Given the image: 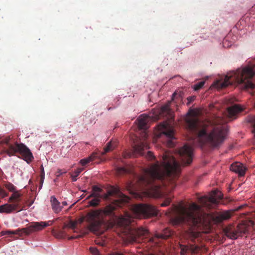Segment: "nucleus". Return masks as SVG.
I'll return each instance as SVG.
<instances>
[{
    "mask_svg": "<svg viewBox=\"0 0 255 255\" xmlns=\"http://www.w3.org/2000/svg\"><path fill=\"white\" fill-rule=\"evenodd\" d=\"M178 153L182 163L185 165L190 164L193 160V148L187 144L178 150Z\"/></svg>",
    "mask_w": 255,
    "mask_h": 255,
    "instance_id": "12",
    "label": "nucleus"
},
{
    "mask_svg": "<svg viewBox=\"0 0 255 255\" xmlns=\"http://www.w3.org/2000/svg\"><path fill=\"white\" fill-rule=\"evenodd\" d=\"M93 160L92 156H91L87 158H84L80 160V163L83 165L84 166L86 165L88 163L90 162V161Z\"/></svg>",
    "mask_w": 255,
    "mask_h": 255,
    "instance_id": "28",
    "label": "nucleus"
},
{
    "mask_svg": "<svg viewBox=\"0 0 255 255\" xmlns=\"http://www.w3.org/2000/svg\"><path fill=\"white\" fill-rule=\"evenodd\" d=\"M133 148L135 153L143 155L144 154L143 150L144 149L149 148V145L146 142L143 141L135 144Z\"/></svg>",
    "mask_w": 255,
    "mask_h": 255,
    "instance_id": "16",
    "label": "nucleus"
},
{
    "mask_svg": "<svg viewBox=\"0 0 255 255\" xmlns=\"http://www.w3.org/2000/svg\"><path fill=\"white\" fill-rule=\"evenodd\" d=\"M102 192V189L97 186H93L92 187V193H96L99 195H101L100 193Z\"/></svg>",
    "mask_w": 255,
    "mask_h": 255,
    "instance_id": "31",
    "label": "nucleus"
},
{
    "mask_svg": "<svg viewBox=\"0 0 255 255\" xmlns=\"http://www.w3.org/2000/svg\"><path fill=\"white\" fill-rule=\"evenodd\" d=\"M5 186L10 192H14L15 190V187L11 183L6 184Z\"/></svg>",
    "mask_w": 255,
    "mask_h": 255,
    "instance_id": "30",
    "label": "nucleus"
},
{
    "mask_svg": "<svg viewBox=\"0 0 255 255\" xmlns=\"http://www.w3.org/2000/svg\"><path fill=\"white\" fill-rule=\"evenodd\" d=\"M74 238H74V237H72H72H70V239H74Z\"/></svg>",
    "mask_w": 255,
    "mask_h": 255,
    "instance_id": "45",
    "label": "nucleus"
},
{
    "mask_svg": "<svg viewBox=\"0 0 255 255\" xmlns=\"http://www.w3.org/2000/svg\"><path fill=\"white\" fill-rule=\"evenodd\" d=\"M148 241L150 242H154V238L151 237L149 239H148Z\"/></svg>",
    "mask_w": 255,
    "mask_h": 255,
    "instance_id": "40",
    "label": "nucleus"
},
{
    "mask_svg": "<svg viewBox=\"0 0 255 255\" xmlns=\"http://www.w3.org/2000/svg\"><path fill=\"white\" fill-rule=\"evenodd\" d=\"M195 97H189L188 98H187V100H188V104H190L191 103H192L195 99Z\"/></svg>",
    "mask_w": 255,
    "mask_h": 255,
    "instance_id": "38",
    "label": "nucleus"
},
{
    "mask_svg": "<svg viewBox=\"0 0 255 255\" xmlns=\"http://www.w3.org/2000/svg\"><path fill=\"white\" fill-rule=\"evenodd\" d=\"M89 251L93 255H101L99 251L96 247H90Z\"/></svg>",
    "mask_w": 255,
    "mask_h": 255,
    "instance_id": "29",
    "label": "nucleus"
},
{
    "mask_svg": "<svg viewBox=\"0 0 255 255\" xmlns=\"http://www.w3.org/2000/svg\"><path fill=\"white\" fill-rule=\"evenodd\" d=\"M7 196V194L5 192V191L0 187V196L3 198L5 197H6Z\"/></svg>",
    "mask_w": 255,
    "mask_h": 255,
    "instance_id": "35",
    "label": "nucleus"
},
{
    "mask_svg": "<svg viewBox=\"0 0 255 255\" xmlns=\"http://www.w3.org/2000/svg\"><path fill=\"white\" fill-rule=\"evenodd\" d=\"M223 194L219 190L215 189L208 192V233L211 230L210 225H217L224 221L229 220L232 216L230 211L224 212H211L209 210H217L220 205L222 204Z\"/></svg>",
    "mask_w": 255,
    "mask_h": 255,
    "instance_id": "7",
    "label": "nucleus"
},
{
    "mask_svg": "<svg viewBox=\"0 0 255 255\" xmlns=\"http://www.w3.org/2000/svg\"><path fill=\"white\" fill-rule=\"evenodd\" d=\"M40 176H41L42 178H44L45 176V173H44V167L43 165H41L40 167Z\"/></svg>",
    "mask_w": 255,
    "mask_h": 255,
    "instance_id": "36",
    "label": "nucleus"
},
{
    "mask_svg": "<svg viewBox=\"0 0 255 255\" xmlns=\"http://www.w3.org/2000/svg\"><path fill=\"white\" fill-rule=\"evenodd\" d=\"M1 234L2 236L6 235H18L20 236H22L21 229H18L17 230H14V231H4L1 232Z\"/></svg>",
    "mask_w": 255,
    "mask_h": 255,
    "instance_id": "23",
    "label": "nucleus"
},
{
    "mask_svg": "<svg viewBox=\"0 0 255 255\" xmlns=\"http://www.w3.org/2000/svg\"><path fill=\"white\" fill-rule=\"evenodd\" d=\"M148 255H154L152 254H149Z\"/></svg>",
    "mask_w": 255,
    "mask_h": 255,
    "instance_id": "47",
    "label": "nucleus"
},
{
    "mask_svg": "<svg viewBox=\"0 0 255 255\" xmlns=\"http://www.w3.org/2000/svg\"><path fill=\"white\" fill-rule=\"evenodd\" d=\"M13 192V193L11 194V196L9 198L8 202L12 203L15 204L17 203L19 208L23 209V207L21 206L20 204L21 200L20 197L21 196V194L18 191H14Z\"/></svg>",
    "mask_w": 255,
    "mask_h": 255,
    "instance_id": "15",
    "label": "nucleus"
},
{
    "mask_svg": "<svg viewBox=\"0 0 255 255\" xmlns=\"http://www.w3.org/2000/svg\"><path fill=\"white\" fill-rule=\"evenodd\" d=\"M146 157L149 160H152L155 158V156L153 154V153L151 151H148L146 154Z\"/></svg>",
    "mask_w": 255,
    "mask_h": 255,
    "instance_id": "33",
    "label": "nucleus"
},
{
    "mask_svg": "<svg viewBox=\"0 0 255 255\" xmlns=\"http://www.w3.org/2000/svg\"><path fill=\"white\" fill-rule=\"evenodd\" d=\"M96 244H97V245H100V246H104V244H103V243H101V242H97L96 243Z\"/></svg>",
    "mask_w": 255,
    "mask_h": 255,
    "instance_id": "42",
    "label": "nucleus"
},
{
    "mask_svg": "<svg viewBox=\"0 0 255 255\" xmlns=\"http://www.w3.org/2000/svg\"><path fill=\"white\" fill-rule=\"evenodd\" d=\"M212 106H208V111ZM244 108L240 105H234L229 107L225 113V117H222V113L218 115L209 117L208 115V127H212L210 132H208V149H218L227 139L229 133V127L227 123L230 119L235 117L237 114L242 112Z\"/></svg>",
    "mask_w": 255,
    "mask_h": 255,
    "instance_id": "5",
    "label": "nucleus"
},
{
    "mask_svg": "<svg viewBox=\"0 0 255 255\" xmlns=\"http://www.w3.org/2000/svg\"><path fill=\"white\" fill-rule=\"evenodd\" d=\"M93 159H94V157H95V155H92Z\"/></svg>",
    "mask_w": 255,
    "mask_h": 255,
    "instance_id": "46",
    "label": "nucleus"
},
{
    "mask_svg": "<svg viewBox=\"0 0 255 255\" xmlns=\"http://www.w3.org/2000/svg\"><path fill=\"white\" fill-rule=\"evenodd\" d=\"M223 232L227 237L236 240L248 233L249 226L245 223L240 224L237 226L230 225L224 228Z\"/></svg>",
    "mask_w": 255,
    "mask_h": 255,
    "instance_id": "10",
    "label": "nucleus"
},
{
    "mask_svg": "<svg viewBox=\"0 0 255 255\" xmlns=\"http://www.w3.org/2000/svg\"><path fill=\"white\" fill-rule=\"evenodd\" d=\"M200 109L190 110L186 118L187 128L196 135L195 142L202 150H206L207 143V124L202 119Z\"/></svg>",
    "mask_w": 255,
    "mask_h": 255,
    "instance_id": "6",
    "label": "nucleus"
},
{
    "mask_svg": "<svg viewBox=\"0 0 255 255\" xmlns=\"http://www.w3.org/2000/svg\"><path fill=\"white\" fill-rule=\"evenodd\" d=\"M172 235V232L169 229H166L163 233L157 234L156 236L157 238H161L163 239H167L171 237Z\"/></svg>",
    "mask_w": 255,
    "mask_h": 255,
    "instance_id": "21",
    "label": "nucleus"
},
{
    "mask_svg": "<svg viewBox=\"0 0 255 255\" xmlns=\"http://www.w3.org/2000/svg\"><path fill=\"white\" fill-rule=\"evenodd\" d=\"M171 202V199L169 197L166 198L164 201L161 204V206L165 207L168 206Z\"/></svg>",
    "mask_w": 255,
    "mask_h": 255,
    "instance_id": "32",
    "label": "nucleus"
},
{
    "mask_svg": "<svg viewBox=\"0 0 255 255\" xmlns=\"http://www.w3.org/2000/svg\"><path fill=\"white\" fill-rule=\"evenodd\" d=\"M161 113L163 115L167 117L168 121H165L158 126L156 136L159 138L165 137L167 145L172 147L175 145L174 140L175 139L174 129L172 126L174 114L168 105H165L161 108Z\"/></svg>",
    "mask_w": 255,
    "mask_h": 255,
    "instance_id": "8",
    "label": "nucleus"
},
{
    "mask_svg": "<svg viewBox=\"0 0 255 255\" xmlns=\"http://www.w3.org/2000/svg\"><path fill=\"white\" fill-rule=\"evenodd\" d=\"M116 146V142H113L112 141L109 142L107 146L104 147V151L102 152V154H105L107 152H109L110 151H111L113 150Z\"/></svg>",
    "mask_w": 255,
    "mask_h": 255,
    "instance_id": "22",
    "label": "nucleus"
},
{
    "mask_svg": "<svg viewBox=\"0 0 255 255\" xmlns=\"http://www.w3.org/2000/svg\"><path fill=\"white\" fill-rule=\"evenodd\" d=\"M145 138L147 137V134L146 133H144Z\"/></svg>",
    "mask_w": 255,
    "mask_h": 255,
    "instance_id": "44",
    "label": "nucleus"
},
{
    "mask_svg": "<svg viewBox=\"0 0 255 255\" xmlns=\"http://www.w3.org/2000/svg\"><path fill=\"white\" fill-rule=\"evenodd\" d=\"M230 169L238 174L240 176H243L245 174L247 168L242 163L236 162L231 165Z\"/></svg>",
    "mask_w": 255,
    "mask_h": 255,
    "instance_id": "14",
    "label": "nucleus"
},
{
    "mask_svg": "<svg viewBox=\"0 0 255 255\" xmlns=\"http://www.w3.org/2000/svg\"><path fill=\"white\" fill-rule=\"evenodd\" d=\"M116 172L118 174L129 173L130 171L125 167H118L116 168Z\"/></svg>",
    "mask_w": 255,
    "mask_h": 255,
    "instance_id": "25",
    "label": "nucleus"
},
{
    "mask_svg": "<svg viewBox=\"0 0 255 255\" xmlns=\"http://www.w3.org/2000/svg\"><path fill=\"white\" fill-rule=\"evenodd\" d=\"M111 109H112L111 108H109L108 109V110H110Z\"/></svg>",
    "mask_w": 255,
    "mask_h": 255,
    "instance_id": "48",
    "label": "nucleus"
},
{
    "mask_svg": "<svg viewBox=\"0 0 255 255\" xmlns=\"http://www.w3.org/2000/svg\"><path fill=\"white\" fill-rule=\"evenodd\" d=\"M172 211L177 214L171 219L172 224L188 226L186 236L193 242L201 241L207 233V215L202 206L193 203L188 208L182 205L174 206Z\"/></svg>",
    "mask_w": 255,
    "mask_h": 255,
    "instance_id": "3",
    "label": "nucleus"
},
{
    "mask_svg": "<svg viewBox=\"0 0 255 255\" xmlns=\"http://www.w3.org/2000/svg\"><path fill=\"white\" fill-rule=\"evenodd\" d=\"M181 172L180 164L169 153H165L162 161H156L143 170V174L134 175L139 185L149 197L157 198L161 195L162 185L173 189Z\"/></svg>",
    "mask_w": 255,
    "mask_h": 255,
    "instance_id": "1",
    "label": "nucleus"
},
{
    "mask_svg": "<svg viewBox=\"0 0 255 255\" xmlns=\"http://www.w3.org/2000/svg\"><path fill=\"white\" fill-rule=\"evenodd\" d=\"M205 81H201L193 86V88L195 91H198L201 89L205 84Z\"/></svg>",
    "mask_w": 255,
    "mask_h": 255,
    "instance_id": "26",
    "label": "nucleus"
},
{
    "mask_svg": "<svg viewBox=\"0 0 255 255\" xmlns=\"http://www.w3.org/2000/svg\"><path fill=\"white\" fill-rule=\"evenodd\" d=\"M23 210V208H19L18 204L11 203H6L0 206V213L10 214L13 212H18Z\"/></svg>",
    "mask_w": 255,
    "mask_h": 255,
    "instance_id": "13",
    "label": "nucleus"
},
{
    "mask_svg": "<svg viewBox=\"0 0 255 255\" xmlns=\"http://www.w3.org/2000/svg\"><path fill=\"white\" fill-rule=\"evenodd\" d=\"M199 202L203 207H206L207 205V196L206 195L201 197L199 199Z\"/></svg>",
    "mask_w": 255,
    "mask_h": 255,
    "instance_id": "27",
    "label": "nucleus"
},
{
    "mask_svg": "<svg viewBox=\"0 0 255 255\" xmlns=\"http://www.w3.org/2000/svg\"><path fill=\"white\" fill-rule=\"evenodd\" d=\"M10 139L9 137H6L0 141L1 144H3L2 152L9 156L15 155L16 153H18L27 163H30L33 160L34 157L30 149L22 143H10Z\"/></svg>",
    "mask_w": 255,
    "mask_h": 255,
    "instance_id": "9",
    "label": "nucleus"
},
{
    "mask_svg": "<svg viewBox=\"0 0 255 255\" xmlns=\"http://www.w3.org/2000/svg\"><path fill=\"white\" fill-rule=\"evenodd\" d=\"M66 172V170H62V169H58L57 173H56V176H59L65 173Z\"/></svg>",
    "mask_w": 255,
    "mask_h": 255,
    "instance_id": "37",
    "label": "nucleus"
},
{
    "mask_svg": "<svg viewBox=\"0 0 255 255\" xmlns=\"http://www.w3.org/2000/svg\"><path fill=\"white\" fill-rule=\"evenodd\" d=\"M147 117H144L138 120V127L141 129L147 128Z\"/></svg>",
    "mask_w": 255,
    "mask_h": 255,
    "instance_id": "20",
    "label": "nucleus"
},
{
    "mask_svg": "<svg viewBox=\"0 0 255 255\" xmlns=\"http://www.w3.org/2000/svg\"><path fill=\"white\" fill-rule=\"evenodd\" d=\"M181 249V255H188L189 254L195 253L197 250V247H193L191 246L189 247L186 245H180Z\"/></svg>",
    "mask_w": 255,
    "mask_h": 255,
    "instance_id": "17",
    "label": "nucleus"
},
{
    "mask_svg": "<svg viewBox=\"0 0 255 255\" xmlns=\"http://www.w3.org/2000/svg\"><path fill=\"white\" fill-rule=\"evenodd\" d=\"M132 214L126 213L120 218L119 223L124 227L123 233L126 240L130 243H140L146 240L149 233L142 227L136 228L134 226V218L142 217H149L156 216L158 211L154 206L150 205L139 204L132 207Z\"/></svg>",
    "mask_w": 255,
    "mask_h": 255,
    "instance_id": "4",
    "label": "nucleus"
},
{
    "mask_svg": "<svg viewBox=\"0 0 255 255\" xmlns=\"http://www.w3.org/2000/svg\"><path fill=\"white\" fill-rule=\"evenodd\" d=\"M50 202L52 209L54 213H58L61 211L62 207L60 205V202L57 200L54 196L51 197Z\"/></svg>",
    "mask_w": 255,
    "mask_h": 255,
    "instance_id": "18",
    "label": "nucleus"
},
{
    "mask_svg": "<svg viewBox=\"0 0 255 255\" xmlns=\"http://www.w3.org/2000/svg\"><path fill=\"white\" fill-rule=\"evenodd\" d=\"M65 228V226H64L62 230H53L52 231V235L57 239H64L66 237V234L63 230Z\"/></svg>",
    "mask_w": 255,
    "mask_h": 255,
    "instance_id": "19",
    "label": "nucleus"
},
{
    "mask_svg": "<svg viewBox=\"0 0 255 255\" xmlns=\"http://www.w3.org/2000/svg\"><path fill=\"white\" fill-rule=\"evenodd\" d=\"M44 178H42L41 176H40V188H41L42 187V184L43 183V181H44Z\"/></svg>",
    "mask_w": 255,
    "mask_h": 255,
    "instance_id": "39",
    "label": "nucleus"
},
{
    "mask_svg": "<svg viewBox=\"0 0 255 255\" xmlns=\"http://www.w3.org/2000/svg\"><path fill=\"white\" fill-rule=\"evenodd\" d=\"M114 197L117 199L114 200L111 204L107 205L103 210L99 209L92 210L88 212L85 217L79 219L80 223L84 220L88 224L89 230L96 233L99 231L101 226L103 222L104 216H114L115 211L118 207H122L123 205L128 202L129 198L123 194L119 187L111 186L108 190L107 193L104 195H99L96 193H92L87 197V199L93 197V199L89 202L90 206L96 207L101 202V199L108 200L110 197Z\"/></svg>",
    "mask_w": 255,
    "mask_h": 255,
    "instance_id": "2",
    "label": "nucleus"
},
{
    "mask_svg": "<svg viewBox=\"0 0 255 255\" xmlns=\"http://www.w3.org/2000/svg\"><path fill=\"white\" fill-rule=\"evenodd\" d=\"M109 255H128V254L127 253H122L120 252L115 251L110 253Z\"/></svg>",
    "mask_w": 255,
    "mask_h": 255,
    "instance_id": "34",
    "label": "nucleus"
},
{
    "mask_svg": "<svg viewBox=\"0 0 255 255\" xmlns=\"http://www.w3.org/2000/svg\"><path fill=\"white\" fill-rule=\"evenodd\" d=\"M62 205H63V206H66V205H67V202H66V201H64V202H63L62 203Z\"/></svg>",
    "mask_w": 255,
    "mask_h": 255,
    "instance_id": "43",
    "label": "nucleus"
},
{
    "mask_svg": "<svg viewBox=\"0 0 255 255\" xmlns=\"http://www.w3.org/2000/svg\"><path fill=\"white\" fill-rule=\"evenodd\" d=\"M75 227V224L74 223H71L70 224V227L72 229H74Z\"/></svg>",
    "mask_w": 255,
    "mask_h": 255,
    "instance_id": "41",
    "label": "nucleus"
},
{
    "mask_svg": "<svg viewBox=\"0 0 255 255\" xmlns=\"http://www.w3.org/2000/svg\"><path fill=\"white\" fill-rule=\"evenodd\" d=\"M52 221L45 222H32L30 223L26 228L21 229L22 236L29 235L31 233L40 231L45 227L52 224Z\"/></svg>",
    "mask_w": 255,
    "mask_h": 255,
    "instance_id": "11",
    "label": "nucleus"
},
{
    "mask_svg": "<svg viewBox=\"0 0 255 255\" xmlns=\"http://www.w3.org/2000/svg\"><path fill=\"white\" fill-rule=\"evenodd\" d=\"M83 168H78L74 171L73 174L71 175V177L72 178V181L73 182H75L77 180V177L83 171Z\"/></svg>",
    "mask_w": 255,
    "mask_h": 255,
    "instance_id": "24",
    "label": "nucleus"
}]
</instances>
